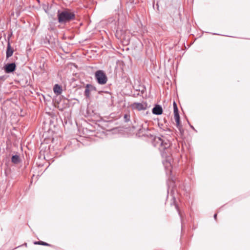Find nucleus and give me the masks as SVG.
<instances>
[{
	"mask_svg": "<svg viewBox=\"0 0 250 250\" xmlns=\"http://www.w3.org/2000/svg\"><path fill=\"white\" fill-rule=\"evenodd\" d=\"M157 146H160L159 150L163 158V164L165 167L167 174L170 175L172 173L171 155L172 148L169 141H165L158 137L154 139Z\"/></svg>",
	"mask_w": 250,
	"mask_h": 250,
	"instance_id": "nucleus-1",
	"label": "nucleus"
},
{
	"mask_svg": "<svg viewBox=\"0 0 250 250\" xmlns=\"http://www.w3.org/2000/svg\"><path fill=\"white\" fill-rule=\"evenodd\" d=\"M58 21L60 23H66L75 18V14L67 11H63L58 13Z\"/></svg>",
	"mask_w": 250,
	"mask_h": 250,
	"instance_id": "nucleus-2",
	"label": "nucleus"
},
{
	"mask_svg": "<svg viewBox=\"0 0 250 250\" xmlns=\"http://www.w3.org/2000/svg\"><path fill=\"white\" fill-rule=\"evenodd\" d=\"M95 78L100 84H104L107 81V78L102 70H98L95 72Z\"/></svg>",
	"mask_w": 250,
	"mask_h": 250,
	"instance_id": "nucleus-3",
	"label": "nucleus"
},
{
	"mask_svg": "<svg viewBox=\"0 0 250 250\" xmlns=\"http://www.w3.org/2000/svg\"><path fill=\"white\" fill-rule=\"evenodd\" d=\"M173 107L174 110V118L176 123V126L181 134H182L184 132V129L182 128V125L180 123V116L178 113V109L177 106L175 103V102H173Z\"/></svg>",
	"mask_w": 250,
	"mask_h": 250,
	"instance_id": "nucleus-4",
	"label": "nucleus"
},
{
	"mask_svg": "<svg viewBox=\"0 0 250 250\" xmlns=\"http://www.w3.org/2000/svg\"><path fill=\"white\" fill-rule=\"evenodd\" d=\"M131 107L138 111L144 110L147 108V104L146 103H134L131 104Z\"/></svg>",
	"mask_w": 250,
	"mask_h": 250,
	"instance_id": "nucleus-5",
	"label": "nucleus"
},
{
	"mask_svg": "<svg viewBox=\"0 0 250 250\" xmlns=\"http://www.w3.org/2000/svg\"><path fill=\"white\" fill-rule=\"evenodd\" d=\"M16 67L15 63H8L4 66V71L7 73L13 72L15 70Z\"/></svg>",
	"mask_w": 250,
	"mask_h": 250,
	"instance_id": "nucleus-6",
	"label": "nucleus"
},
{
	"mask_svg": "<svg viewBox=\"0 0 250 250\" xmlns=\"http://www.w3.org/2000/svg\"><path fill=\"white\" fill-rule=\"evenodd\" d=\"M152 112L153 114L159 115L163 113V108L161 105L159 104H155L152 109Z\"/></svg>",
	"mask_w": 250,
	"mask_h": 250,
	"instance_id": "nucleus-7",
	"label": "nucleus"
},
{
	"mask_svg": "<svg viewBox=\"0 0 250 250\" xmlns=\"http://www.w3.org/2000/svg\"><path fill=\"white\" fill-rule=\"evenodd\" d=\"M54 92L57 95H60L62 93V87L58 84H56L53 88Z\"/></svg>",
	"mask_w": 250,
	"mask_h": 250,
	"instance_id": "nucleus-8",
	"label": "nucleus"
},
{
	"mask_svg": "<svg viewBox=\"0 0 250 250\" xmlns=\"http://www.w3.org/2000/svg\"><path fill=\"white\" fill-rule=\"evenodd\" d=\"M93 86L91 84H87L86 85L84 91V95L86 98H88L90 95V91L92 89Z\"/></svg>",
	"mask_w": 250,
	"mask_h": 250,
	"instance_id": "nucleus-9",
	"label": "nucleus"
},
{
	"mask_svg": "<svg viewBox=\"0 0 250 250\" xmlns=\"http://www.w3.org/2000/svg\"><path fill=\"white\" fill-rule=\"evenodd\" d=\"M13 53V50L11 48L10 43L8 42L6 50V58H8L11 57Z\"/></svg>",
	"mask_w": 250,
	"mask_h": 250,
	"instance_id": "nucleus-10",
	"label": "nucleus"
},
{
	"mask_svg": "<svg viewBox=\"0 0 250 250\" xmlns=\"http://www.w3.org/2000/svg\"><path fill=\"white\" fill-rule=\"evenodd\" d=\"M11 161L14 164H18L20 162V158L18 155H13L11 158Z\"/></svg>",
	"mask_w": 250,
	"mask_h": 250,
	"instance_id": "nucleus-11",
	"label": "nucleus"
},
{
	"mask_svg": "<svg viewBox=\"0 0 250 250\" xmlns=\"http://www.w3.org/2000/svg\"><path fill=\"white\" fill-rule=\"evenodd\" d=\"M170 176L168 178V180L167 181V192L168 193H172V189H170Z\"/></svg>",
	"mask_w": 250,
	"mask_h": 250,
	"instance_id": "nucleus-12",
	"label": "nucleus"
},
{
	"mask_svg": "<svg viewBox=\"0 0 250 250\" xmlns=\"http://www.w3.org/2000/svg\"><path fill=\"white\" fill-rule=\"evenodd\" d=\"M173 204L174 205V207H175V208H176V209L177 210V211L178 213V214L181 216V212H180V209H179V208L178 207V205L175 203V199H173Z\"/></svg>",
	"mask_w": 250,
	"mask_h": 250,
	"instance_id": "nucleus-13",
	"label": "nucleus"
},
{
	"mask_svg": "<svg viewBox=\"0 0 250 250\" xmlns=\"http://www.w3.org/2000/svg\"><path fill=\"white\" fill-rule=\"evenodd\" d=\"M34 244L35 245H43V246H49V244H48V243H46L44 242H43V241L35 242Z\"/></svg>",
	"mask_w": 250,
	"mask_h": 250,
	"instance_id": "nucleus-14",
	"label": "nucleus"
},
{
	"mask_svg": "<svg viewBox=\"0 0 250 250\" xmlns=\"http://www.w3.org/2000/svg\"><path fill=\"white\" fill-rule=\"evenodd\" d=\"M124 119L125 122H127L130 120V115L128 114H125L124 116Z\"/></svg>",
	"mask_w": 250,
	"mask_h": 250,
	"instance_id": "nucleus-15",
	"label": "nucleus"
},
{
	"mask_svg": "<svg viewBox=\"0 0 250 250\" xmlns=\"http://www.w3.org/2000/svg\"><path fill=\"white\" fill-rule=\"evenodd\" d=\"M214 219H216V218H217V214H215L214 215Z\"/></svg>",
	"mask_w": 250,
	"mask_h": 250,
	"instance_id": "nucleus-16",
	"label": "nucleus"
}]
</instances>
